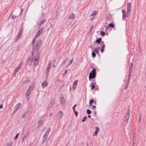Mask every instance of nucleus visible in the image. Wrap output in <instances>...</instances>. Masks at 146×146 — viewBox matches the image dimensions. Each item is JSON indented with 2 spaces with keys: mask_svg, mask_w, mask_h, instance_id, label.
Here are the masks:
<instances>
[{
  "mask_svg": "<svg viewBox=\"0 0 146 146\" xmlns=\"http://www.w3.org/2000/svg\"><path fill=\"white\" fill-rule=\"evenodd\" d=\"M109 26L112 28H114V25L112 23L109 24Z\"/></svg>",
  "mask_w": 146,
  "mask_h": 146,
  "instance_id": "c85d7f7f",
  "label": "nucleus"
},
{
  "mask_svg": "<svg viewBox=\"0 0 146 146\" xmlns=\"http://www.w3.org/2000/svg\"><path fill=\"white\" fill-rule=\"evenodd\" d=\"M55 65H53V67H55Z\"/></svg>",
  "mask_w": 146,
  "mask_h": 146,
  "instance_id": "0e129e2a",
  "label": "nucleus"
},
{
  "mask_svg": "<svg viewBox=\"0 0 146 146\" xmlns=\"http://www.w3.org/2000/svg\"><path fill=\"white\" fill-rule=\"evenodd\" d=\"M76 86H77L76 85H73L72 88L74 90H75V89H76Z\"/></svg>",
  "mask_w": 146,
  "mask_h": 146,
  "instance_id": "37998d69",
  "label": "nucleus"
},
{
  "mask_svg": "<svg viewBox=\"0 0 146 146\" xmlns=\"http://www.w3.org/2000/svg\"><path fill=\"white\" fill-rule=\"evenodd\" d=\"M26 114H23L22 115V117L23 118H24L25 117Z\"/></svg>",
  "mask_w": 146,
  "mask_h": 146,
  "instance_id": "49530a36",
  "label": "nucleus"
},
{
  "mask_svg": "<svg viewBox=\"0 0 146 146\" xmlns=\"http://www.w3.org/2000/svg\"><path fill=\"white\" fill-rule=\"evenodd\" d=\"M33 60V58H30L27 61V64L29 65H31L32 63Z\"/></svg>",
  "mask_w": 146,
  "mask_h": 146,
  "instance_id": "ddd939ff",
  "label": "nucleus"
},
{
  "mask_svg": "<svg viewBox=\"0 0 146 146\" xmlns=\"http://www.w3.org/2000/svg\"><path fill=\"white\" fill-rule=\"evenodd\" d=\"M97 13V12L96 11H94L91 14L89 17V18L90 19H93L95 17V16L96 15Z\"/></svg>",
  "mask_w": 146,
  "mask_h": 146,
  "instance_id": "423d86ee",
  "label": "nucleus"
},
{
  "mask_svg": "<svg viewBox=\"0 0 146 146\" xmlns=\"http://www.w3.org/2000/svg\"><path fill=\"white\" fill-rule=\"evenodd\" d=\"M43 138L42 141V143H44L46 140V137H43Z\"/></svg>",
  "mask_w": 146,
  "mask_h": 146,
  "instance_id": "72a5a7b5",
  "label": "nucleus"
},
{
  "mask_svg": "<svg viewBox=\"0 0 146 146\" xmlns=\"http://www.w3.org/2000/svg\"><path fill=\"white\" fill-rule=\"evenodd\" d=\"M88 117L89 118H90V117H91V115H88Z\"/></svg>",
  "mask_w": 146,
  "mask_h": 146,
  "instance_id": "052dcab7",
  "label": "nucleus"
},
{
  "mask_svg": "<svg viewBox=\"0 0 146 146\" xmlns=\"http://www.w3.org/2000/svg\"><path fill=\"white\" fill-rule=\"evenodd\" d=\"M122 12L123 14L122 19L123 20H124L125 19V18L126 17V12L124 10H122Z\"/></svg>",
  "mask_w": 146,
  "mask_h": 146,
  "instance_id": "f3484780",
  "label": "nucleus"
},
{
  "mask_svg": "<svg viewBox=\"0 0 146 146\" xmlns=\"http://www.w3.org/2000/svg\"><path fill=\"white\" fill-rule=\"evenodd\" d=\"M100 34L102 36H104L105 35V33L104 32H103L102 31H101L100 32Z\"/></svg>",
  "mask_w": 146,
  "mask_h": 146,
  "instance_id": "58836bf2",
  "label": "nucleus"
},
{
  "mask_svg": "<svg viewBox=\"0 0 146 146\" xmlns=\"http://www.w3.org/2000/svg\"><path fill=\"white\" fill-rule=\"evenodd\" d=\"M22 65V64L21 63L20 64L19 66H18L17 67L16 69H15L14 73L13 74L15 75L18 72V71L19 70V69L20 68Z\"/></svg>",
  "mask_w": 146,
  "mask_h": 146,
  "instance_id": "0eeeda50",
  "label": "nucleus"
},
{
  "mask_svg": "<svg viewBox=\"0 0 146 146\" xmlns=\"http://www.w3.org/2000/svg\"><path fill=\"white\" fill-rule=\"evenodd\" d=\"M130 65H132V66H133V63H131V64Z\"/></svg>",
  "mask_w": 146,
  "mask_h": 146,
  "instance_id": "e2e57ef3",
  "label": "nucleus"
},
{
  "mask_svg": "<svg viewBox=\"0 0 146 146\" xmlns=\"http://www.w3.org/2000/svg\"><path fill=\"white\" fill-rule=\"evenodd\" d=\"M42 120H40L38 123V127L41 126L42 124Z\"/></svg>",
  "mask_w": 146,
  "mask_h": 146,
  "instance_id": "aec40b11",
  "label": "nucleus"
},
{
  "mask_svg": "<svg viewBox=\"0 0 146 146\" xmlns=\"http://www.w3.org/2000/svg\"><path fill=\"white\" fill-rule=\"evenodd\" d=\"M133 145L135 144V143L136 141V138L135 137H133Z\"/></svg>",
  "mask_w": 146,
  "mask_h": 146,
  "instance_id": "c756f323",
  "label": "nucleus"
},
{
  "mask_svg": "<svg viewBox=\"0 0 146 146\" xmlns=\"http://www.w3.org/2000/svg\"><path fill=\"white\" fill-rule=\"evenodd\" d=\"M48 85V83L46 81H44L42 84V88L46 87Z\"/></svg>",
  "mask_w": 146,
  "mask_h": 146,
  "instance_id": "2eb2a0df",
  "label": "nucleus"
},
{
  "mask_svg": "<svg viewBox=\"0 0 146 146\" xmlns=\"http://www.w3.org/2000/svg\"><path fill=\"white\" fill-rule=\"evenodd\" d=\"M68 71L67 70H66L64 71V73L62 74V77H64L65 76L67 73Z\"/></svg>",
  "mask_w": 146,
  "mask_h": 146,
  "instance_id": "bb28decb",
  "label": "nucleus"
},
{
  "mask_svg": "<svg viewBox=\"0 0 146 146\" xmlns=\"http://www.w3.org/2000/svg\"><path fill=\"white\" fill-rule=\"evenodd\" d=\"M3 108V105L2 104H1L0 105V109H2Z\"/></svg>",
  "mask_w": 146,
  "mask_h": 146,
  "instance_id": "3c124183",
  "label": "nucleus"
},
{
  "mask_svg": "<svg viewBox=\"0 0 146 146\" xmlns=\"http://www.w3.org/2000/svg\"><path fill=\"white\" fill-rule=\"evenodd\" d=\"M46 21V19H44L41 20L38 23L39 25H41L43 23H44Z\"/></svg>",
  "mask_w": 146,
  "mask_h": 146,
  "instance_id": "6ab92c4d",
  "label": "nucleus"
},
{
  "mask_svg": "<svg viewBox=\"0 0 146 146\" xmlns=\"http://www.w3.org/2000/svg\"><path fill=\"white\" fill-rule=\"evenodd\" d=\"M42 29H40V30H39L37 32L35 37H36V38L38 37L40 35H41V34L42 33Z\"/></svg>",
  "mask_w": 146,
  "mask_h": 146,
  "instance_id": "4468645a",
  "label": "nucleus"
},
{
  "mask_svg": "<svg viewBox=\"0 0 146 146\" xmlns=\"http://www.w3.org/2000/svg\"><path fill=\"white\" fill-rule=\"evenodd\" d=\"M12 145L13 143L11 141H9L7 143L6 146H12Z\"/></svg>",
  "mask_w": 146,
  "mask_h": 146,
  "instance_id": "412c9836",
  "label": "nucleus"
},
{
  "mask_svg": "<svg viewBox=\"0 0 146 146\" xmlns=\"http://www.w3.org/2000/svg\"><path fill=\"white\" fill-rule=\"evenodd\" d=\"M105 47V45L104 44H103L102 47V48L104 49V48Z\"/></svg>",
  "mask_w": 146,
  "mask_h": 146,
  "instance_id": "de8ad7c7",
  "label": "nucleus"
},
{
  "mask_svg": "<svg viewBox=\"0 0 146 146\" xmlns=\"http://www.w3.org/2000/svg\"><path fill=\"white\" fill-rule=\"evenodd\" d=\"M131 5L130 3H128L127 8V14L129 15L131 12Z\"/></svg>",
  "mask_w": 146,
  "mask_h": 146,
  "instance_id": "39448f33",
  "label": "nucleus"
},
{
  "mask_svg": "<svg viewBox=\"0 0 146 146\" xmlns=\"http://www.w3.org/2000/svg\"><path fill=\"white\" fill-rule=\"evenodd\" d=\"M74 112L76 116H77L78 114V112H76V111H74Z\"/></svg>",
  "mask_w": 146,
  "mask_h": 146,
  "instance_id": "09e8293b",
  "label": "nucleus"
},
{
  "mask_svg": "<svg viewBox=\"0 0 146 146\" xmlns=\"http://www.w3.org/2000/svg\"><path fill=\"white\" fill-rule=\"evenodd\" d=\"M16 16L15 15H13L11 17L12 19H13L16 17Z\"/></svg>",
  "mask_w": 146,
  "mask_h": 146,
  "instance_id": "8fccbe9b",
  "label": "nucleus"
},
{
  "mask_svg": "<svg viewBox=\"0 0 146 146\" xmlns=\"http://www.w3.org/2000/svg\"><path fill=\"white\" fill-rule=\"evenodd\" d=\"M92 55L93 57L94 58L96 56V54L95 52H92Z\"/></svg>",
  "mask_w": 146,
  "mask_h": 146,
  "instance_id": "a19ab883",
  "label": "nucleus"
},
{
  "mask_svg": "<svg viewBox=\"0 0 146 146\" xmlns=\"http://www.w3.org/2000/svg\"><path fill=\"white\" fill-rule=\"evenodd\" d=\"M76 106V104H75L74 106L73 107L72 109H73V111H75V107Z\"/></svg>",
  "mask_w": 146,
  "mask_h": 146,
  "instance_id": "a18cd8bd",
  "label": "nucleus"
},
{
  "mask_svg": "<svg viewBox=\"0 0 146 146\" xmlns=\"http://www.w3.org/2000/svg\"><path fill=\"white\" fill-rule=\"evenodd\" d=\"M93 107L94 108H95L96 107V106H93Z\"/></svg>",
  "mask_w": 146,
  "mask_h": 146,
  "instance_id": "680f3d73",
  "label": "nucleus"
},
{
  "mask_svg": "<svg viewBox=\"0 0 146 146\" xmlns=\"http://www.w3.org/2000/svg\"><path fill=\"white\" fill-rule=\"evenodd\" d=\"M19 135V133H18L16 135V136H15V137H18V136Z\"/></svg>",
  "mask_w": 146,
  "mask_h": 146,
  "instance_id": "6e6d98bb",
  "label": "nucleus"
},
{
  "mask_svg": "<svg viewBox=\"0 0 146 146\" xmlns=\"http://www.w3.org/2000/svg\"><path fill=\"white\" fill-rule=\"evenodd\" d=\"M128 119H125L124 124H125V125H126L127 124V122H128Z\"/></svg>",
  "mask_w": 146,
  "mask_h": 146,
  "instance_id": "e433bc0d",
  "label": "nucleus"
},
{
  "mask_svg": "<svg viewBox=\"0 0 146 146\" xmlns=\"http://www.w3.org/2000/svg\"><path fill=\"white\" fill-rule=\"evenodd\" d=\"M29 134V132L27 131L26 132V133H25V137H26Z\"/></svg>",
  "mask_w": 146,
  "mask_h": 146,
  "instance_id": "c03bdc74",
  "label": "nucleus"
},
{
  "mask_svg": "<svg viewBox=\"0 0 146 146\" xmlns=\"http://www.w3.org/2000/svg\"><path fill=\"white\" fill-rule=\"evenodd\" d=\"M34 86V83H32L28 88L26 94V97L27 100L29 99V96L31 94V92L33 90Z\"/></svg>",
  "mask_w": 146,
  "mask_h": 146,
  "instance_id": "7ed1b4c3",
  "label": "nucleus"
},
{
  "mask_svg": "<svg viewBox=\"0 0 146 146\" xmlns=\"http://www.w3.org/2000/svg\"><path fill=\"white\" fill-rule=\"evenodd\" d=\"M41 43L42 41L40 39H39L36 41L35 44L33 45V51L32 52H39L38 51V50L40 48Z\"/></svg>",
  "mask_w": 146,
  "mask_h": 146,
  "instance_id": "f03ea898",
  "label": "nucleus"
},
{
  "mask_svg": "<svg viewBox=\"0 0 146 146\" xmlns=\"http://www.w3.org/2000/svg\"><path fill=\"white\" fill-rule=\"evenodd\" d=\"M130 110L128 108L127 109V113L125 117V119H129L130 117L129 114Z\"/></svg>",
  "mask_w": 146,
  "mask_h": 146,
  "instance_id": "1a4fd4ad",
  "label": "nucleus"
},
{
  "mask_svg": "<svg viewBox=\"0 0 146 146\" xmlns=\"http://www.w3.org/2000/svg\"><path fill=\"white\" fill-rule=\"evenodd\" d=\"M94 102V100L93 99H92L90 101L89 103V104L90 105V106H91L92 104Z\"/></svg>",
  "mask_w": 146,
  "mask_h": 146,
  "instance_id": "7c9ffc66",
  "label": "nucleus"
},
{
  "mask_svg": "<svg viewBox=\"0 0 146 146\" xmlns=\"http://www.w3.org/2000/svg\"><path fill=\"white\" fill-rule=\"evenodd\" d=\"M21 104L20 103H18L15 106V112H16L21 107Z\"/></svg>",
  "mask_w": 146,
  "mask_h": 146,
  "instance_id": "9d476101",
  "label": "nucleus"
},
{
  "mask_svg": "<svg viewBox=\"0 0 146 146\" xmlns=\"http://www.w3.org/2000/svg\"><path fill=\"white\" fill-rule=\"evenodd\" d=\"M73 61V59H71V60L69 62L68 65H69L70 64H72V62Z\"/></svg>",
  "mask_w": 146,
  "mask_h": 146,
  "instance_id": "4c0bfd02",
  "label": "nucleus"
},
{
  "mask_svg": "<svg viewBox=\"0 0 146 146\" xmlns=\"http://www.w3.org/2000/svg\"><path fill=\"white\" fill-rule=\"evenodd\" d=\"M75 15L73 13H72L69 16L68 18L69 19H71L72 20H73L75 17Z\"/></svg>",
  "mask_w": 146,
  "mask_h": 146,
  "instance_id": "dca6fc26",
  "label": "nucleus"
},
{
  "mask_svg": "<svg viewBox=\"0 0 146 146\" xmlns=\"http://www.w3.org/2000/svg\"><path fill=\"white\" fill-rule=\"evenodd\" d=\"M41 8H42V6H41Z\"/></svg>",
  "mask_w": 146,
  "mask_h": 146,
  "instance_id": "774afa93",
  "label": "nucleus"
},
{
  "mask_svg": "<svg viewBox=\"0 0 146 146\" xmlns=\"http://www.w3.org/2000/svg\"><path fill=\"white\" fill-rule=\"evenodd\" d=\"M30 81L29 80H26L23 81V84H25L27 83H28Z\"/></svg>",
  "mask_w": 146,
  "mask_h": 146,
  "instance_id": "b1692460",
  "label": "nucleus"
},
{
  "mask_svg": "<svg viewBox=\"0 0 146 146\" xmlns=\"http://www.w3.org/2000/svg\"><path fill=\"white\" fill-rule=\"evenodd\" d=\"M141 120V117H140L139 121H140Z\"/></svg>",
  "mask_w": 146,
  "mask_h": 146,
  "instance_id": "69168bd1",
  "label": "nucleus"
},
{
  "mask_svg": "<svg viewBox=\"0 0 146 146\" xmlns=\"http://www.w3.org/2000/svg\"><path fill=\"white\" fill-rule=\"evenodd\" d=\"M31 54L33 56V64L35 66H36L39 60V53L36 52H32Z\"/></svg>",
  "mask_w": 146,
  "mask_h": 146,
  "instance_id": "f257e3e1",
  "label": "nucleus"
},
{
  "mask_svg": "<svg viewBox=\"0 0 146 146\" xmlns=\"http://www.w3.org/2000/svg\"><path fill=\"white\" fill-rule=\"evenodd\" d=\"M96 70L95 69H93L92 72L90 73L89 78L90 79L94 78L96 76Z\"/></svg>",
  "mask_w": 146,
  "mask_h": 146,
  "instance_id": "20e7f679",
  "label": "nucleus"
},
{
  "mask_svg": "<svg viewBox=\"0 0 146 146\" xmlns=\"http://www.w3.org/2000/svg\"><path fill=\"white\" fill-rule=\"evenodd\" d=\"M23 9H21V12L20 15H21V14L22 13V12H23Z\"/></svg>",
  "mask_w": 146,
  "mask_h": 146,
  "instance_id": "4d7b16f0",
  "label": "nucleus"
},
{
  "mask_svg": "<svg viewBox=\"0 0 146 146\" xmlns=\"http://www.w3.org/2000/svg\"><path fill=\"white\" fill-rule=\"evenodd\" d=\"M17 137H14V140H15L17 139Z\"/></svg>",
  "mask_w": 146,
  "mask_h": 146,
  "instance_id": "bf43d9fd",
  "label": "nucleus"
},
{
  "mask_svg": "<svg viewBox=\"0 0 146 146\" xmlns=\"http://www.w3.org/2000/svg\"><path fill=\"white\" fill-rule=\"evenodd\" d=\"M51 61H49L48 62V69H49L50 68L51 66Z\"/></svg>",
  "mask_w": 146,
  "mask_h": 146,
  "instance_id": "4be33fe9",
  "label": "nucleus"
},
{
  "mask_svg": "<svg viewBox=\"0 0 146 146\" xmlns=\"http://www.w3.org/2000/svg\"><path fill=\"white\" fill-rule=\"evenodd\" d=\"M50 130L51 129L50 128H48V129H47L44 135V137L48 136L49 133L50 131Z\"/></svg>",
  "mask_w": 146,
  "mask_h": 146,
  "instance_id": "9b49d317",
  "label": "nucleus"
},
{
  "mask_svg": "<svg viewBox=\"0 0 146 146\" xmlns=\"http://www.w3.org/2000/svg\"><path fill=\"white\" fill-rule=\"evenodd\" d=\"M22 31H21L18 34L17 36H16L15 38V40H17L22 35Z\"/></svg>",
  "mask_w": 146,
  "mask_h": 146,
  "instance_id": "f8f14e48",
  "label": "nucleus"
},
{
  "mask_svg": "<svg viewBox=\"0 0 146 146\" xmlns=\"http://www.w3.org/2000/svg\"><path fill=\"white\" fill-rule=\"evenodd\" d=\"M78 83V81L77 80H76L74 82H73V85L77 86Z\"/></svg>",
  "mask_w": 146,
  "mask_h": 146,
  "instance_id": "cd10ccee",
  "label": "nucleus"
},
{
  "mask_svg": "<svg viewBox=\"0 0 146 146\" xmlns=\"http://www.w3.org/2000/svg\"><path fill=\"white\" fill-rule=\"evenodd\" d=\"M55 103V100L54 99L52 100L51 102H50V103L51 104H54Z\"/></svg>",
  "mask_w": 146,
  "mask_h": 146,
  "instance_id": "2f4dec72",
  "label": "nucleus"
},
{
  "mask_svg": "<svg viewBox=\"0 0 146 146\" xmlns=\"http://www.w3.org/2000/svg\"><path fill=\"white\" fill-rule=\"evenodd\" d=\"M104 49H103L102 48H101V52L102 53H103V52H104Z\"/></svg>",
  "mask_w": 146,
  "mask_h": 146,
  "instance_id": "5fc2aeb1",
  "label": "nucleus"
},
{
  "mask_svg": "<svg viewBox=\"0 0 146 146\" xmlns=\"http://www.w3.org/2000/svg\"><path fill=\"white\" fill-rule=\"evenodd\" d=\"M24 137H23V140H24Z\"/></svg>",
  "mask_w": 146,
  "mask_h": 146,
  "instance_id": "338daca9",
  "label": "nucleus"
},
{
  "mask_svg": "<svg viewBox=\"0 0 146 146\" xmlns=\"http://www.w3.org/2000/svg\"><path fill=\"white\" fill-rule=\"evenodd\" d=\"M96 129L97 130H99V128L98 127H96Z\"/></svg>",
  "mask_w": 146,
  "mask_h": 146,
  "instance_id": "13d9d810",
  "label": "nucleus"
},
{
  "mask_svg": "<svg viewBox=\"0 0 146 146\" xmlns=\"http://www.w3.org/2000/svg\"><path fill=\"white\" fill-rule=\"evenodd\" d=\"M52 113H49V117H51L52 116Z\"/></svg>",
  "mask_w": 146,
  "mask_h": 146,
  "instance_id": "603ef678",
  "label": "nucleus"
},
{
  "mask_svg": "<svg viewBox=\"0 0 146 146\" xmlns=\"http://www.w3.org/2000/svg\"><path fill=\"white\" fill-rule=\"evenodd\" d=\"M133 66L132 65H130L129 67V70L130 71H132V70Z\"/></svg>",
  "mask_w": 146,
  "mask_h": 146,
  "instance_id": "79ce46f5",
  "label": "nucleus"
},
{
  "mask_svg": "<svg viewBox=\"0 0 146 146\" xmlns=\"http://www.w3.org/2000/svg\"><path fill=\"white\" fill-rule=\"evenodd\" d=\"M87 116H85L83 118L82 121V122H83L84 121L87 119Z\"/></svg>",
  "mask_w": 146,
  "mask_h": 146,
  "instance_id": "473e14b6",
  "label": "nucleus"
},
{
  "mask_svg": "<svg viewBox=\"0 0 146 146\" xmlns=\"http://www.w3.org/2000/svg\"><path fill=\"white\" fill-rule=\"evenodd\" d=\"M97 131H96L94 133V136H96L95 134H97Z\"/></svg>",
  "mask_w": 146,
  "mask_h": 146,
  "instance_id": "864d4df0",
  "label": "nucleus"
},
{
  "mask_svg": "<svg viewBox=\"0 0 146 146\" xmlns=\"http://www.w3.org/2000/svg\"><path fill=\"white\" fill-rule=\"evenodd\" d=\"M91 86L92 87V89H93L94 88L95 86L94 85V84L93 82H92L91 84Z\"/></svg>",
  "mask_w": 146,
  "mask_h": 146,
  "instance_id": "a878e982",
  "label": "nucleus"
},
{
  "mask_svg": "<svg viewBox=\"0 0 146 146\" xmlns=\"http://www.w3.org/2000/svg\"><path fill=\"white\" fill-rule=\"evenodd\" d=\"M101 40V38H100L97 39L96 40V42L97 43H99L100 42Z\"/></svg>",
  "mask_w": 146,
  "mask_h": 146,
  "instance_id": "393cba45",
  "label": "nucleus"
},
{
  "mask_svg": "<svg viewBox=\"0 0 146 146\" xmlns=\"http://www.w3.org/2000/svg\"><path fill=\"white\" fill-rule=\"evenodd\" d=\"M87 113L88 114H89L91 113V111L90 110H87Z\"/></svg>",
  "mask_w": 146,
  "mask_h": 146,
  "instance_id": "f704fd0d",
  "label": "nucleus"
},
{
  "mask_svg": "<svg viewBox=\"0 0 146 146\" xmlns=\"http://www.w3.org/2000/svg\"><path fill=\"white\" fill-rule=\"evenodd\" d=\"M37 38L36 37H35L33 39L32 42V45L33 46L35 44V42L36 40V39Z\"/></svg>",
  "mask_w": 146,
  "mask_h": 146,
  "instance_id": "5701e85b",
  "label": "nucleus"
},
{
  "mask_svg": "<svg viewBox=\"0 0 146 146\" xmlns=\"http://www.w3.org/2000/svg\"><path fill=\"white\" fill-rule=\"evenodd\" d=\"M49 71V69H48V67H47V69L46 70V74L47 75H48Z\"/></svg>",
  "mask_w": 146,
  "mask_h": 146,
  "instance_id": "c9c22d12",
  "label": "nucleus"
},
{
  "mask_svg": "<svg viewBox=\"0 0 146 146\" xmlns=\"http://www.w3.org/2000/svg\"><path fill=\"white\" fill-rule=\"evenodd\" d=\"M58 115L60 118H62L63 116V113L61 111H59L58 113Z\"/></svg>",
  "mask_w": 146,
  "mask_h": 146,
  "instance_id": "a211bd4d",
  "label": "nucleus"
},
{
  "mask_svg": "<svg viewBox=\"0 0 146 146\" xmlns=\"http://www.w3.org/2000/svg\"><path fill=\"white\" fill-rule=\"evenodd\" d=\"M60 101L61 106H64L65 104V100L64 98L63 97H61L60 99Z\"/></svg>",
  "mask_w": 146,
  "mask_h": 146,
  "instance_id": "6e6552de",
  "label": "nucleus"
},
{
  "mask_svg": "<svg viewBox=\"0 0 146 146\" xmlns=\"http://www.w3.org/2000/svg\"><path fill=\"white\" fill-rule=\"evenodd\" d=\"M99 50V49L97 48H95L94 50V51L97 53L98 52Z\"/></svg>",
  "mask_w": 146,
  "mask_h": 146,
  "instance_id": "ea45409f",
  "label": "nucleus"
}]
</instances>
